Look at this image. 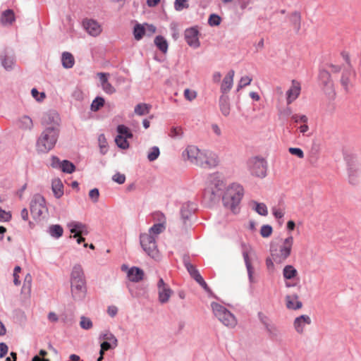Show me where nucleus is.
Segmentation results:
<instances>
[{
  "label": "nucleus",
  "instance_id": "f257e3e1",
  "mask_svg": "<svg viewBox=\"0 0 361 361\" xmlns=\"http://www.w3.org/2000/svg\"><path fill=\"white\" fill-rule=\"evenodd\" d=\"M59 128H45L36 143L37 152L47 153L52 149L59 138Z\"/></svg>",
  "mask_w": 361,
  "mask_h": 361
},
{
  "label": "nucleus",
  "instance_id": "f03ea898",
  "mask_svg": "<svg viewBox=\"0 0 361 361\" xmlns=\"http://www.w3.org/2000/svg\"><path fill=\"white\" fill-rule=\"evenodd\" d=\"M243 195V187L238 184H232L226 189L222 196L224 207L230 209L233 213H236Z\"/></svg>",
  "mask_w": 361,
  "mask_h": 361
},
{
  "label": "nucleus",
  "instance_id": "7ed1b4c3",
  "mask_svg": "<svg viewBox=\"0 0 361 361\" xmlns=\"http://www.w3.org/2000/svg\"><path fill=\"white\" fill-rule=\"evenodd\" d=\"M293 237L290 235L283 239L277 247L274 243L270 245V252L273 260L278 264L285 262L290 255L293 245Z\"/></svg>",
  "mask_w": 361,
  "mask_h": 361
},
{
  "label": "nucleus",
  "instance_id": "20e7f679",
  "mask_svg": "<svg viewBox=\"0 0 361 361\" xmlns=\"http://www.w3.org/2000/svg\"><path fill=\"white\" fill-rule=\"evenodd\" d=\"M211 307L214 316L224 325L229 328H234L237 324L235 317L223 305L213 302Z\"/></svg>",
  "mask_w": 361,
  "mask_h": 361
},
{
  "label": "nucleus",
  "instance_id": "39448f33",
  "mask_svg": "<svg viewBox=\"0 0 361 361\" xmlns=\"http://www.w3.org/2000/svg\"><path fill=\"white\" fill-rule=\"evenodd\" d=\"M247 167L252 176L264 178L267 176V161L262 157L255 156L250 158L247 161Z\"/></svg>",
  "mask_w": 361,
  "mask_h": 361
},
{
  "label": "nucleus",
  "instance_id": "423d86ee",
  "mask_svg": "<svg viewBox=\"0 0 361 361\" xmlns=\"http://www.w3.org/2000/svg\"><path fill=\"white\" fill-rule=\"evenodd\" d=\"M140 245L145 252L155 260L160 259L157 250L155 236L152 234L142 233L140 236Z\"/></svg>",
  "mask_w": 361,
  "mask_h": 361
},
{
  "label": "nucleus",
  "instance_id": "0eeeda50",
  "mask_svg": "<svg viewBox=\"0 0 361 361\" xmlns=\"http://www.w3.org/2000/svg\"><path fill=\"white\" fill-rule=\"evenodd\" d=\"M219 163L218 155L212 151H202L198 166L204 169H212L216 167Z\"/></svg>",
  "mask_w": 361,
  "mask_h": 361
},
{
  "label": "nucleus",
  "instance_id": "6e6552de",
  "mask_svg": "<svg viewBox=\"0 0 361 361\" xmlns=\"http://www.w3.org/2000/svg\"><path fill=\"white\" fill-rule=\"evenodd\" d=\"M47 211L45 200L41 195H34L30 202V212L34 219L39 218Z\"/></svg>",
  "mask_w": 361,
  "mask_h": 361
},
{
  "label": "nucleus",
  "instance_id": "1a4fd4ad",
  "mask_svg": "<svg viewBox=\"0 0 361 361\" xmlns=\"http://www.w3.org/2000/svg\"><path fill=\"white\" fill-rule=\"evenodd\" d=\"M41 122L45 128H59L60 116L55 110H49L42 115Z\"/></svg>",
  "mask_w": 361,
  "mask_h": 361
},
{
  "label": "nucleus",
  "instance_id": "9d476101",
  "mask_svg": "<svg viewBox=\"0 0 361 361\" xmlns=\"http://www.w3.org/2000/svg\"><path fill=\"white\" fill-rule=\"evenodd\" d=\"M71 295L74 300L82 301L85 299L87 293L86 281L71 282Z\"/></svg>",
  "mask_w": 361,
  "mask_h": 361
},
{
  "label": "nucleus",
  "instance_id": "9b49d317",
  "mask_svg": "<svg viewBox=\"0 0 361 361\" xmlns=\"http://www.w3.org/2000/svg\"><path fill=\"white\" fill-rule=\"evenodd\" d=\"M201 153L202 151H200L197 147L194 145H189L183 150L182 156L184 159H187L192 164L198 166Z\"/></svg>",
  "mask_w": 361,
  "mask_h": 361
},
{
  "label": "nucleus",
  "instance_id": "f8f14e48",
  "mask_svg": "<svg viewBox=\"0 0 361 361\" xmlns=\"http://www.w3.org/2000/svg\"><path fill=\"white\" fill-rule=\"evenodd\" d=\"M199 31L196 27H190L185 30L184 37L187 44L194 49H197L200 46L199 40Z\"/></svg>",
  "mask_w": 361,
  "mask_h": 361
},
{
  "label": "nucleus",
  "instance_id": "ddd939ff",
  "mask_svg": "<svg viewBox=\"0 0 361 361\" xmlns=\"http://www.w3.org/2000/svg\"><path fill=\"white\" fill-rule=\"evenodd\" d=\"M154 219H157L159 222L154 224L149 229L147 234H152L153 235H158L162 233L165 228L166 219L164 215L159 212H155L154 214Z\"/></svg>",
  "mask_w": 361,
  "mask_h": 361
},
{
  "label": "nucleus",
  "instance_id": "4468645a",
  "mask_svg": "<svg viewBox=\"0 0 361 361\" xmlns=\"http://www.w3.org/2000/svg\"><path fill=\"white\" fill-rule=\"evenodd\" d=\"M82 25L89 35L93 37L98 36L102 32L100 25L94 20L85 19L82 21Z\"/></svg>",
  "mask_w": 361,
  "mask_h": 361
},
{
  "label": "nucleus",
  "instance_id": "2eb2a0df",
  "mask_svg": "<svg viewBox=\"0 0 361 361\" xmlns=\"http://www.w3.org/2000/svg\"><path fill=\"white\" fill-rule=\"evenodd\" d=\"M97 75L99 78L101 87L105 93L112 94L116 92L115 87L109 82V73L100 72Z\"/></svg>",
  "mask_w": 361,
  "mask_h": 361
},
{
  "label": "nucleus",
  "instance_id": "dca6fc26",
  "mask_svg": "<svg viewBox=\"0 0 361 361\" xmlns=\"http://www.w3.org/2000/svg\"><path fill=\"white\" fill-rule=\"evenodd\" d=\"M68 227L71 233H74L73 238L78 237L79 235H87L88 230L85 224L78 221H71L68 224Z\"/></svg>",
  "mask_w": 361,
  "mask_h": 361
},
{
  "label": "nucleus",
  "instance_id": "f3484780",
  "mask_svg": "<svg viewBox=\"0 0 361 361\" xmlns=\"http://www.w3.org/2000/svg\"><path fill=\"white\" fill-rule=\"evenodd\" d=\"M311 324V319L308 315L302 314L295 319L293 326L297 333L302 334L306 325Z\"/></svg>",
  "mask_w": 361,
  "mask_h": 361
},
{
  "label": "nucleus",
  "instance_id": "a211bd4d",
  "mask_svg": "<svg viewBox=\"0 0 361 361\" xmlns=\"http://www.w3.org/2000/svg\"><path fill=\"white\" fill-rule=\"evenodd\" d=\"M234 75V71L231 70L224 77L221 85V92H222V95H226V94L228 93L232 88L233 84Z\"/></svg>",
  "mask_w": 361,
  "mask_h": 361
},
{
  "label": "nucleus",
  "instance_id": "6ab92c4d",
  "mask_svg": "<svg viewBox=\"0 0 361 361\" xmlns=\"http://www.w3.org/2000/svg\"><path fill=\"white\" fill-rule=\"evenodd\" d=\"M195 209L196 204L195 202L188 201L183 203L180 208L181 218L184 221L189 219Z\"/></svg>",
  "mask_w": 361,
  "mask_h": 361
},
{
  "label": "nucleus",
  "instance_id": "aec40b11",
  "mask_svg": "<svg viewBox=\"0 0 361 361\" xmlns=\"http://www.w3.org/2000/svg\"><path fill=\"white\" fill-rule=\"evenodd\" d=\"M222 192H219L218 189H214L213 186H207L204 191V199L205 201L214 202L218 201L221 197Z\"/></svg>",
  "mask_w": 361,
  "mask_h": 361
},
{
  "label": "nucleus",
  "instance_id": "412c9836",
  "mask_svg": "<svg viewBox=\"0 0 361 361\" xmlns=\"http://www.w3.org/2000/svg\"><path fill=\"white\" fill-rule=\"evenodd\" d=\"M300 92V85L295 80L293 81L291 87L286 92V100L288 104H291L299 96Z\"/></svg>",
  "mask_w": 361,
  "mask_h": 361
},
{
  "label": "nucleus",
  "instance_id": "4be33fe9",
  "mask_svg": "<svg viewBox=\"0 0 361 361\" xmlns=\"http://www.w3.org/2000/svg\"><path fill=\"white\" fill-rule=\"evenodd\" d=\"M16 125L18 128L25 131L32 130L34 126L32 119L26 115L20 117L16 121Z\"/></svg>",
  "mask_w": 361,
  "mask_h": 361
},
{
  "label": "nucleus",
  "instance_id": "5701e85b",
  "mask_svg": "<svg viewBox=\"0 0 361 361\" xmlns=\"http://www.w3.org/2000/svg\"><path fill=\"white\" fill-rule=\"evenodd\" d=\"M86 281L85 274L82 267L80 264H76L73 267V270L71 276V282H83Z\"/></svg>",
  "mask_w": 361,
  "mask_h": 361
},
{
  "label": "nucleus",
  "instance_id": "b1692460",
  "mask_svg": "<svg viewBox=\"0 0 361 361\" xmlns=\"http://www.w3.org/2000/svg\"><path fill=\"white\" fill-rule=\"evenodd\" d=\"M144 271L140 268L133 267H131L128 271V277L130 281L133 282H140L144 278Z\"/></svg>",
  "mask_w": 361,
  "mask_h": 361
},
{
  "label": "nucleus",
  "instance_id": "393cba45",
  "mask_svg": "<svg viewBox=\"0 0 361 361\" xmlns=\"http://www.w3.org/2000/svg\"><path fill=\"white\" fill-rule=\"evenodd\" d=\"M286 307L290 310H298L302 306V302L298 300V296L296 294L286 295Z\"/></svg>",
  "mask_w": 361,
  "mask_h": 361
},
{
  "label": "nucleus",
  "instance_id": "a878e982",
  "mask_svg": "<svg viewBox=\"0 0 361 361\" xmlns=\"http://www.w3.org/2000/svg\"><path fill=\"white\" fill-rule=\"evenodd\" d=\"M219 109L224 116H228L230 114L231 106L228 96L221 95L219 97Z\"/></svg>",
  "mask_w": 361,
  "mask_h": 361
},
{
  "label": "nucleus",
  "instance_id": "bb28decb",
  "mask_svg": "<svg viewBox=\"0 0 361 361\" xmlns=\"http://www.w3.org/2000/svg\"><path fill=\"white\" fill-rule=\"evenodd\" d=\"M51 189L55 197L57 199L63 195V185L59 178H55L52 180Z\"/></svg>",
  "mask_w": 361,
  "mask_h": 361
},
{
  "label": "nucleus",
  "instance_id": "cd10ccee",
  "mask_svg": "<svg viewBox=\"0 0 361 361\" xmlns=\"http://www.w3.org/2000/svg\"><path fill=\"white\" fill-rule=\"evenodd\" d=\"M15 21L14 12L11 9L4 11L1 16L0 22L4 25H10Z\"/></svg>",
  "mask_w": 361,
  "mask_h": 361
},
{
  "label": "nucleus",
  "instance_id": "c85d7f7f",
  "mask_svg": "<svg viewBox=\"0 0 361 361\" xmlns=\"http://www.w3.org/2000/svg\"><path fill=\"white\" fill-rule=\"evenodd\" d=\"M173 291L168 286L164 288H161L158 289V295H159V301L161 304L166 303L172 294Z\"/></svg>",
  "mask_w": 361,
  "mask_h": 361
},
{
  "label": "nucleus",
  "instance_id": "c756f323",
  "mask_svg": "<svg viewBox=\"0 0 361 361\" xmlns=\"http://www.w3.org/2000/svg\"><path fill=\"white\" fill-rule=\"evenodd\" d=\"M243 256L245 267L247 269L249 281L250 283H253L255 282V279L253 277L254 268L252 267L251 262L250 261V257H249L247 252L243 251Z\"/></svg>",
  "mask_w": 361,
  "mask_h": 361
},
{
  "label": "nucleus",
  "instance_id": "7c9ffc66",
  "mask_svg": "<svg viewBox=\"0 0 361 361\" xmlns=\"http://www.w3.org/2000/svg\"><path fill=\"white\" fill-rule=\"evenodd\" d=\"M47 233L51 237L59 239L63 235V228L59 224H52L49 226Z\"/></svg>",
  "mask_w": 361,
  "mask_h": 361
},
{
  "label": "nucleus",
  "instance_id": "2f4dec72",
  "mask_svg": "<svg viewBox=\"0 0 361 361\" xmlns=\"http://www.w3.org/2000/svg\"><path fill=\"white\" fill-rule=\"evenodd\" d=\"M61 63L64 68H71L75 63L73 56L68 51H64L61 56Z\"/></svg>",
  "mask_w": 361,
  "mask_h": 361
},
{
  "label": "nucleus",
  "instance_id": "473e14b6",
  "mask_svg": "<svg viewBox=\"0 0 361 361\" xmlns=\"http://www.w3.org/2000/svg\"><path fill=\"white\" fill-rule=\"evenodd\" d=\"M154 44L157 48L163 53H166L168 50V42L161 35H158L154 39Z\"/></svg>",
  "mask_w": 361,
  "mask_h": 361
},
{
  "label": "nucleus",
  "instance_id": "72a5a7b5",
  "mask_svg": "<svg viewBox=\"0 0 361 361\" xmlns=\"http://www.w3.org/2000/svg\"><path fill=\"white\" fill-rule=\"evenodd\" d=\"M183 264L187 271H188V273L190 274V276L192 279L200 274L199 271L196 269V267L190 263L188 257H184Z\"/></svg>",
  "mask_w": 361,
  "mask_h": 361
},
{
  "label": "nucleus",
  "instance_id": "f704fd0d",
  "mask_svg": "<svg viewBox=\"0 0 361 361\" xmlns=\"http://www.w3.org/2000/svg\"><path fill=\"white\" fill-rule=\"evenodd\" d=\"M99 339L104 341H109L113 343L112 345H118V340L116 336L109 331L102 332L99 335Z\"/></svg>",
  "mask_w": 361,
  "mask_h": 361
},
{
  "label": "nucleus",
  "instance_id": "c9c22d12",
  "mask_svg": "<svg viewBox=\"0 0 361 361\" xmlns=\"http://www.w3.org/2000/svg\"><path fill=\"white\" fill-rule=\"evenodd\" d=\"M298 274L297 270L292 265H286L283 268V275L286 279H294Z\"/></svg>",
  "mask_w": 361,
  "mask_h": 361
},
{
  "label": "nucleus",
  "instance_id": "e433bc0d",
  "mask_svg": "<svg viewBox=\"0 0 361 361\" xmlns=\"http://www.w3.org/2000/svg\"><path fill=\"white\" fill-rule=\"evenodd\" d=\"M265 329L271 339L276 340L281 336V333L278 327L273 324L267 325V326L265 327Z\"/></svg>",
  "mask_w": 361,
  "mask_h": 361
},
{
  "label": "nucleus",
  "instance_id": "4c0bfd02",
  "mask_svg": "<svg viewBox=\"0 0 361 361\" xmlns=\"http://www.w3.org/2000/svg\"><path fill=\"white\" fill-rule=\"evenodd\" d=\"M145 34V28L141 24H136L133 29V35L136 40H140Z\"/></svg>",
  "mask_w": 361,
  "mask_h": 361
},
{
  "label": "nucleus",
  "instance_id": "58836bf2",
  "mask_svg": "<svg viewBox=\"0 0 361 361\" xmlns=\"http://www.w3.org/2000/svg\"><path fill=\"white\" fill-rule=\"evenodd\" d=\"M150 106L147 104H138L135 106L134 111L137 115H146L149 111Z\"/></svg>",
  "mask_w": 361,
  "mask_h": 361
},
{
  "label": "nucleus",
  "instance_id": "ea45409f",
  "mask_svg": "<svg viewBox=\"0 0 361 361\" xmlns=\"http://www.w3.org/2000/svg\"><path fill=\"white\" fill-rule=\"evenodd\" d=\"M253 204L255 207L253 209L255 210L257 213H258L261 216H267L268 214L267 207L264 203H259L257 202L254 201Z\"/></svg>",
  "mask_w": 361,
  "mask_h": 361
},
{
  "label": "nucleus",
  "instance_id": "a19ab883",
  "mask_svg": "<svg viewBox=\"0 0 361 361\" xmlns=\"http://www.w3.org/2000/svg\"><path fill=\"white\" fill-rule=\"evenodd\" d=\"M61 170L63 173L70 174L75 171V166L72 162H71L68 160H63V161H62V165L61 167Z\"/></svg>",
  "mask_w": 361,
  "mask_h": 361
},
{
  "label": "nucleus",
  "instance_id": "79ce46f5",
  "mask_svg": "<svg viewBox=\"0 0 361 361\" xmlns=\"http://www.w3.org/2000/svg\"><path fill=\"white\" fill-rule=\"evenodd\" d=\"M351 73L349 71L343 72L341 79V83L346 92L348 91L350 86L351 85L350 81V77Z\"/></svg>",
  "mask_w": 361,
  "mask_h": 361
},
{
  "label": "nucleus",
  "instance_id": "37998d69",
  "mask_svg": "<svg viewBox=\"0 0 361 361\" xmlns=\"http://www.w3.org/2000/svg\"><path fill=\"white\" fill-rule=\"evenodd\" d=\"M319 77L324 85L328 86L331 84V75L327 71L321 70L319 71Z\"/></svg>",
  "mask_w": 361,
  "mask_h": 361
},
{
  "label": "nucleus",
  "instance_id": "c03bdc74",
  "mask_svg": "<svg viewBox=\"0 0 361 361\" xmlns=\"http://www.w3.org/2000/svg\"><path fill=\"white\" fill-rule=\"evenodd\" d=\"M80 326L84 330H89L92 328L93 323L90 318L85 316L80 317Z\"/></svg>",
  "mask_w": 361,
  "mask_h": 361
},
{
  "label": "nucleus",
  "instance_id": "a18cd8bd",
  "mask_svg": "<svg viewBox=\"0 0 361 361\" xmlns=\"http://www.w3.org/2000/svg\"><path fill=\"white\" fill-rule=\"evenodd\" d=\"M98 142L100 149V153L105 154L107 152V142L104 134H100L98 137Z\"/></svg>",
  "mask_w": 361,
  "mask_h": 361
},
{
  "label": "nucleus",
  "instance_id": "49530a36",
  "mask_svg": "<svg viewBox=\"0 0 361 361\" xmlns=\"http://www.w3.org/2000/svg\"><path fill=\"white\" fill-rule=\"evenodd\" d=\"M118 135L123 136L126 138H131L133 133L129 130L128 128L124 125H118L117 127Z\"/></svg>",
  "mask_w": 361,
  "mask_h": 361
},
{
  "label": "nucleus",
  "instance_id": "de8ad7c7",
  "mask_svg": "<svg viewBox=\"0 0 361 361\" xmlns=\"http://www.w3.org/2000/svg\"><path fill=\"white\" fill-rule=\"evenodd\" d=\"M115 142L117 146L123 149H126L129 147V143L127 138L121 135H117L115 138Z\"/></svg>",
  "mask_w": 361,
  "mask_h": 361
},
{
  "label": "nucleus",
  "instance_id": "09e8293b",
  "mask_svg": "<svg viewBox=\"0 0 361 361\" xmlns=\"http://www.w3.org/2000/svg\"><path fill=\"white\" fill-rule=\"evenodd\" d=\"M104 104V99L101 97H97L91 104V110L93 111H98Z\"/></svg>",
  "mask_w": 361,
  "mask_h": 361
},
{
  "label": "nucleus",
  "instance_id": "8fccbe9b",
  "mask_svg": "<svg viewBox=\"0 0 361 361\" xmlns=\"http://www.w3.org/2000/svg\"><path fill=\"white\" fill-rule=\"evenodd\" d=\"M160 154V151L158 147H152L147 154V159L149 161L156 160Z\"/></svg>",
  "mask_w": 361,
  "mask_h": 361
},
{
  "label": "nucleus",
  "instance_id": "3c124183",
  "mask_svg": "<svg viewBox=\"0 0 361 361\" xmlns=\"http://www.w3.org/2000/svg\"><path fill=\"white\" fill-rule=\"evenodd\" d=\"M14 63L13 59L9 56H4L1 59V64L6 71H11Z\"/></svg>",
  "mask_w": 361,
  "mask_h": 361
},
{
  "label": "nucleus",
  "instance_id": "603ef678",
  "mask_svg": "<svg viewBox=\"0 0 361 361\" xmlns=\"http://www.w3.org/2000/svg\"><path fill=\"white\" fill-rule=\"evenodd\" d=\"M209 186H213L214 189H218L219 192H222L221 191L224 188L223 181L216 176L212 177V180H211V183Z\"/></svg>",
  "mask_w": 361,
  "mask_h": 361
},
{
  "label": "nucleus",
  "instance_id": "864d4df0",
  "mask_svg": "<svg viewBox=\"0 0 361 361\" xmlns=\"http://www.w3.org/2000/svg\"><path fill=\"white\" fill-rule=\"evenodd\" d=\"M300 14L298 12H294L291 16V22L297 31L300 28Z\"/></svg>",
  "mask_w": 361,
  "mask_h": 361
},
{
  "label": "nucleus",
  "instance_id": "5fc2aeb1",
  "mask_svg": "<svg viewBox=\"0 0 361 361\" xmlns=\"http://www.w3.org/2000/svg\"><path fill=\"white\" fill-rule=\"evenodd\" d=\"M31 94H32V97L37 102H42L46 97V94L44 92H39L36 88H32L31 90Z\"/></svg>",
  "mask_w": 361,
  "mask_h": 361
},
{
  "label": "nucleus",
  "instance_id": "6e6d98bb",
  "mask_svg": "<svg viewBox=\"0 0 361 361\" xmlns=\"http://www.w3.org/2000/svg\"><path fill=\"white\" fill-rule=\"evenodd\" d=\"M252 78L249 77V76H243L240 78L238 84V87H237V90H240L241 88L247 86V85H249L250 84V82H252Z\"/></svg>",
  "mask_w": 361,
  "mask_h": 361
},
{
  "label": "nucleus",
  "instance_id": "4d7b16f0",
  "mask_svg": "<svg viewBox=\"0 0 361 361\" xmlns=\"http://www.w3.org/2000/svg\"><path fill=\"white\" fill-rule=\"evenodd\" d=\"M188 4H187V0H175L174 2V8L177 11H180L183 8H188Z\"/></svg>",
  "mask_w": 361,
  "mask_h": 361
},
{
  "label": "nucleus",
  "instance_id": "13d9d810",
  "mask_svg": "<svg viewBox=\"0 0 361 361\" xmlns=\"http://www.w3.org/2000/svg\"><path fill=\"white\" fill-rule=\"evenodd\" d=\"M272 227L269 225H263L260 229V234L263 238H268L272 233Z\"/></svg>",
  "mask_w": 361,
  "mask_h": 361
},
{
  "label": "nucleus",
  "instance_id": "bf43d9fd",
  "mask_svg": "<svg viewBox=\"0 0 361 361\" xmlns=\"http://www.w3.org/2000/svg\"><path fill=\"white\" fill-rule=\"evenodd\" d=\"M208 23L212 26H216L221 23V18L216 14H211Z\"/></svg>",
  "mask_w": 361,
  "mask_h": 361
},
{
  "label": "nucleus",
  "instance_id": "052dcab7",
  "mask_svg": "<svg viewBox=\"0 0 361 361\" xmlns=\"http://www.w3.org/2000/svg\"><path fill=\"white\" fill-rule=\"evenodd\" d=\"M181 135H182V130L180 128H178V127L171 128L170 133H169L170 137H171L172 138H180V137H181Z\"/></svg>",
  "mask_w": 361,
  "mask_h": 361
},
{
  "label": "nucleus",
  "instance_id": "680f3d73",
  "mask_svg": "<svg viewBox=\"0 0 361 361\" xmlns=\"http://www.w3.org/2000/svg\"><path fill=\"white\" fill-rule=\"evenodd\" d=\"M184 97L187 100L191 102L197 97V92L190 89H185L184 90Z\"/></svg>",
  "mask_w": 361,
  "mask_h": 361
},
{
  "label": "nucleus",
  "instance_id": "e2e57ef3",
  "mask_svg": "<svg viewBox=\"0 0 361 361\" xmlns=\"http://www.w3.org/2000/svg\"><path fill=\"white\" fill-rule=\"evenodd\" d=\"M291 118L295 123L301 122L307 123L308 121V118L305 115L294 114L291 116Z\"/></svg>",
  "mask_w": 361,
  "mask_h": 361
},
{
  "label": "nucleus",
  "instance_id": "0e129e2a",
  "mask_svg": "<svg viewBox=\"0 0 361 361\" xmlns=\"http://www.w3.org/2000/svg\"><path fill=\"white\" fill-rule=\"evenodd\" d=\"M89 197L93 202H97L99 197V192L97 188H93L89 192Z\"/></svg>",
  "mask_w": 361,
  "mask_h": 361
},
{
  "label": "nucleus",
  "instance_id": "69168bd1",
  "mask_svg": "<svg viewBox=\"0 0 361 361\" xmlns=\"http://www.w3.org/2000/svg\"><path fill=\"white\" fill-rule=\"evenodd\" d=\"M32 286V276L30 274H26L24 279L23 289H27L28 291L30 290Z\"/></svg>",
  "mask_w": 361,
  "mask_h": 361
},
{
  "label": "nucleus",
  "instance_id": "338daca9",
  "mask_svg": "<svg viewBox=\"0 0 361 361\" xmlns=\"http://www.w3.org/2000/svg\"><path fill=\"white\" fill-rule=\"evenodd\" d=\"M112 180L118 184H123L125 183L126 176L124 174L116 173L113 176Z\"/></svg>",
  "mask_w": 361,
  "mask_h": 361
},
{
  "label": "nucleus",
  "instance_id": "774afa93",
  "mask_svg": "<svg viewBox=\"0 0 361 361\" xmlns=\"http://www.w3.org/2000/svg\"><path fill=\"white\" fill-rule=\"evenodd\" d=\"M62 165V161H61L57 157L52 156L51 159V166L54 169H61Z\"/></svg>",
  "mask_w": 361,
  "mask_h": 361
}]
</instances>
